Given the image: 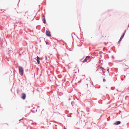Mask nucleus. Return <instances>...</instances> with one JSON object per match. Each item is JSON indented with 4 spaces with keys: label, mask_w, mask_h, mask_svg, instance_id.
<instances>
[{
    "label": "nucleus",
    "mask_w": 129,
    "mask_h": 129,
    "mask_svg": "<svg viewBox=\"0 0 129 129\" xmlns=\"http://www.w3.org/2000/svg\"><path fill=\"white\" fill-rule=\"evenodd\" d=\"M19 72L21 76H22L23 75L24 72L23 69V68L21 66H19Z\"/></svg>",
    "instance_id": "1"
},
{
    "label": "nucleus",
    "mask_w": 129,
    "mask_h": 129,
    "mask_svg": "<svg viewBox=\"0 0 129 129\" xmlns=\"http://www.w3.org/2000/svg\"><path fill=\"white\" fill-rule=\"evenodd\" d=\"M46 35L50 37L51 36L50 32L47 30H46Z\"/></svg>",
    "instance_id": "2"
},
{
    "label": "nucleus",
    "mask_w": 129,
    "mask_h": 129,
    "mask_svg": "<svg viewBox=\"0 0 129 129\" xmlns=\"http://www.w3.org/2000/svg\"><path fill=\"white\" fill-rule=\"evenodd\" d=\"M26 97V94L24 93H23L22 94V96L21 97V98L23 100H24Z\"/></svg>",
    "instance_id": "3"
},
{
    "label": "nucleus",
    "mask_w": 129,
    "mask_h": 129,
    "mask_svg": "<svg viewBox=\"0 0 129 129\" xmlns=\"http://www.w3.org/2000/svg\"><path fill=\"white\" fill-rule=\"evenodd\" d=\"M90 56H87L86 57V58L83 60L82 61L83 62H86L87 60H88V59L90 58Z\"/></svg>",
    "instance_id": "4"
},
{
    "label": "nucleus",
    "mask_w": 129,
    "mask_h": 129,
    "mask_svg": "<svg viewBox=\"0 0 129 129\" xmlns=\"http://www.w3.org/2000/svg\"><path fill=\"white\" fill-rule=\"evenodd\" d=\"M124 33H123V35H122V36H121V37H120V39L118 41V43H119L120 41L123 38L124 36Z\"/></svg>",
    "instance_id": "5"
},
{
    "label": "nucleus",
    "mask_w": 129,
    "mask_h": 129,
    "mask_svg": "<svg viewBox=\"0 0 129 129\" xmlns=\"http://www.w3.org/2000/svg\"><path fill=\"white\" fill-rule=\"evenodd\" d=\"M43 17L44 18L42 19L43 21V22L45 24L46 23V21L44 16V15H43Z\"/></svg>",
    "instance_id": "6"
},
{
    "label": "nucleus",
    "mask_w": 129,
    "mask_h": 129,
    "mask_svg": "<svg viewBox=\"0 0 129 129\" xmlns=\"http://www.w3.org/2000/svg\"><path fill=\"white\" fill-rule=\"evenodd\" d=\"M120 121H118L116 122L114 124L115 125H118L120 124Z\"/></svg>",
    "instance_id": "7"
},
{
    "label": "nucleus",
    "mask_w": 129,
    "mask_h": 129,
    "mask_svg": "<svg viewBox=\"0 0 129 129\" xmlns=\"http://www.w3.org/2000/svg\"><path fill=\"white\" fill-rule=\"evenodd\" d=\"M37 61L38 64L40 63V58L38 56L37 57Z\"/></svg>",
    "instance_id": "8"
},
{
    "label": "nucleus",
    "mask_w": 129,
    "mask_h": 129,
    "mask_svg": "<svg viewBox=\"0 0 129 129\" xmlns=\"http://www.w3.org/2000/svg\"><path fill=\"white\" fill-rule=\"evenodd\" d=\"M103 81L104 82H105L106 81V80L105 79H103Z\"/></svg>",
    "instance_id": "9"
},
{
    "label": "nucleus",
    "mask_w": 129,
    "mask_h": 129,
    "mask_svg": "<svg viewBox=\"0 0 129 129\" xmlns=\"http://www.w3.org/2000/svg\"><path fill=\"white\" fill-rule=\"evenodd\" d=\"M73 35H75V33H72V36H73Z\"/></svg>",
    "instance_id": "10"
},
{
    "label": "nucleus",
    "mask_w": 129,
    "mask_h": 129,
    "mask_svg": "<svg viewBox=\"0 0 129 129\" xmlns=\"http://www.w3.org/2000/svg\"><path fill=\"white\" fill-rule=\"evenodd\" d=\"M126 31V30H125L124 32V34H125V33Z\"/></svg>",
    "instance_id": "11"
},
{
    "label": "nucleus",
    "mask_w": 129,
    "mask_h": 129,
    "mask_svg": "<svg viewBox=\"0 0 129 129\" xmlns=\"http://www.w3.org/2000/svg\"><path fill=\"white\" fill-rule=\"evenodd\" d=\"M109 70L108 69L107 70V71H108L109 72Z\"/></svg>",
    "instance_id": "12"
},
{
    "label": "nucleus",
    "mask_w": 129,
    "mask_h": 129,
    "mask_svg": "<svg viewBox=\"0 0 129 129\" xmlns=\"http://www.w3.org/2000/svg\"><path fill=\"white\" fill-rule=\"evenodd\" d=\"M121 80H123V79L121 78Z\"/></svg>",
    "instance_id": "13"
},
{
    "label": "nucleus",
    "mask_w": 129,
    "mask_h": 129,
    "mask_svg": "<svg viewBox=\"0 0 129 129\" xmlns=\"http://www.w3.org/2000/svg\"><path fill=\"white\" fill-rule=\"evenodd\" d=\"M22 120V119H20V120H19V121H20L21 120Z\"/></svg>",
    "instance_id": "14"
},
{
    "label": "nucleus",
    "mask_w": 129,
    "mask_h": 129,
    "mask_svg": "<svg viewBox=\"0 0 129 129\" xmlns=\"http://www.w3.org/2000/svg\"><path fill=\"white\" fill-rule=\"evenodd\" d=\"M124 78H125V75L124 76Z\"/></svg>",
    "instance_id": "15"
},
{
    "label": "nucleus",
    "mask_w": 129,
    "mask_h": 129,
    "mask_svg": "<svg viewBox=\"0 0 129 129\" xmlns=\"http://www.w3.org/2000/svg\"><path fill=\"white\" fill-rule=\"evenodd\" d=\"M64 129H66V128H64Z\"/></svg>",
    "instance_id": "16"
},
{
    "label": "nucleus",
    "mask_w": 129,
    "mask_h": 129,
    "mask_svg": "<svg viewBox=\"0 0 129 129\" xmlns=\"http://www.w3.org/2000/svg\"><path fill=\"white\" fill-rule=\"evenodd\" d=\"M45 57H46V56H45Z\"/></svg>",
    "instance_id": "17"
}]
</instances>
